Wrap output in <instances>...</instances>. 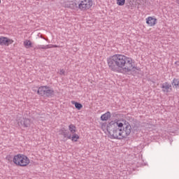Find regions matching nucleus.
<instances>
[{
	"label": "nucleus",
	"mask_w": 179,
	"mask_h": 179,
	"mask_svg": "<svg viewBox=\"0 0 179 179\" xmlns=\"http://www.w3.org/2000/svg\"><path fill=\"white\" fill-rule=\"evenodd\" d=\"M176 1H177V3H178V4H179V0H176Z\"/></svg>",
	"instance_id": "5701e85b"
},
{
	"label": "nucleus",
	"mask_w": 179,
	"mask_h": 179,
	"mask_svg": "<svg viewBox=\"0 0 179 179\" xmlns=\"http://www.w3.org/2000/svg\"><path fill=\"white\" fill-rule=\"evenodd\" d=\"M69 139H71L73 142H78V139H79V135H78L76 133L69 134Z\"/></svg>",
	"instance_id": "4468645a"
},
{
	"label": "nucleus",
	"mask_w": 179,
	"mask_h": 179,
	"mask_svg": "<svg viewBox=\"0 0 179 179\" xmlns=\"http://www.w3.org/2000/svg\"><path fill=\"white\" fill-rule=\"evenodd\" d=\"M30 47H31V46L27 45V46H26V48H30Z\"/></svg>",
	"instance_id": "4be33fe9"
},
{
	"label": "nucleus",
	"mask_w": 179,
	"mask_h": 179,
	"mask_svg": "<svg viewBox=\"0 0 179 179\" xmlns=\"http://www.w3.org/2000/svg\"><path fill=\"white\" fill-rule=\"evenodd\" d=\"M38 94L43 97H54L55 92L54 89L49 86H41L37 90Z\"/></svg>",
	"instance_id": "20e7f679"
},
{
	"label": "nucleus",
	"mask_w": 179,
	"mask_h": 179,
	"mask_svg": "<svg viewBox=\"0 0 179 179\" xmlns=\"http://www.w3.org/2000/svg\"><path fill=\"white\" fill-rule=\"evenodd\" d=\"M110 139H124L122 137V129L120 127L113 128V131H108Z\"/></svg>",
	"instance_id": "423d86ee"
},
{
	"label": "nucleus",
	"mask_w": 179,
	"mask_h": 179,
	"mask_svg": "<svg viewBox=\"0 0 179 179\" xmlns=\"http://www.w3.org/2000/svg\"><path fill=\"white\" fill-rule=\"evenodd\" d=\"M171 85L173 87H176V89L179 88V79L178 78H174L171 83Z\"/></svg>",
	"instance_id": "2eb2a0df"
},
{
	"label": "nucleus",
	"mask_w": 179,
	"mask_h": 179,
	"mask_svg": "<svg viewBox=\"0 0 179 179\" xmlns=\"http://www.w3.org/2000/svg\"><path fill=\"white\" fill-rule=\"evenodd\" d=\"M69 130L70 131L71 134L76 133V126H75V124H71L69 126Z\"/></svg>",
	"instance_id": "dca6fc26"
},
{
	"label": "nucleus",
	"mask_w": 179,
	"mask_h": 179,
	"mask_svg": "<svg viewBox=\"0 0 179 179\" xmlns=\"http://www.w3.org/2000/svg\"><path fill=\"white\" fill-rule=\"evenodd\" d=\"M13 162L16 166H20V167H26L30 164V159L27 156L22 154H17L15 155Z\"/></svg>",
	"instance_id": "7ed1b4c3"
},
{
	"label": "nucleus",
	"mask_w": 179,
	"mask_h": 179,
	"mask_svg": "<svg viewBox=\"0 0 179 179\" xmlns=\"http://www.w3.org/2000/svg\"><path fill=\"white\" fill-rule=\"evenodd\" d=\"M19 127H23L24 128H29L31 124V120L29 118H20L17 121Z\"/></svg>",
	"instance_id": "0eeeda50"
},
{
	"label": "nucleus",
	"mask_w": 179,
	"mask_h": 179,
	"mask_svg": "<svg viewBox=\"0 0 179 179\" xmlns=\"http://www.w3.org/2000/svg\"><path fill=\"white\" fill-rule=\"evenodd\" d=\"M114 127H118L122 129V136L124 138H127V136H129L131 135V131H132V127L129 122L125 121L124 123L120 122L117 121L114 123Z\"/></svg>",
	"instance_id": "f03ea898"
},
{
	"label": "nucleus",
	"mask_w": 179,
	"mask_h": 179,
	"mask_svg": "<svg viewBox=\"0 0 179 179\" xmlns=\"http://www.w3.org/2000/svg\"><path fill=\"white\" fill-rule=\"evenodd\" d=\"M117 3L119 6H124L125 5V0H117Z\"/></svg>",
	"instance_id": "a211bd4d"
},
{
	"label": "nucleus",
	"mask_w": 179,
	"mask_h": 179,
	"mask_svg": "<svg viewBox=\"0 0 179 179\" xmlns=\"http://www.w3.org/2000/svg\"><path fill=\"white\" fill-rule=\"evenodd\" d=\"M60 135H63L64 139H66L65 141H66L67 139H69V131H67L66 129H62L60 131Z\"/></svg>",
	"instance_id": "ddd939ff"
},
{
	"label": "nucleus",
	"mask_w": 179,
	"mask_h": 179,
	"mask_svg": "<svg viewBox=\"0 0 179 179\" xmlns=\"http://www.w3.org/2000/svg\"><path fill=\"white\" fill-rule=\"evenodd\" d=\"M52 47H50V46H44V47H43L42 48H52Z\"/></svg>",
	"instance_id": "412c9836"
},
{
	"label": "nucleus",
	"mask_w": 179,
	"mask_h": 179,
	"mask_svg": "<svg viewBox=\"0 0 179 179\" xmlns=\"http://www.w3.org/2000/svg\"><path fill=\"white\" fill-rule=\"evenodd\" d=\"M59 75H65V70L64 69H59Z\"/></svg>",
	"instance_id": "aec40b11"
},
{
	"label": "nucleus",
	"mask_w": 179,
	"mask_h": 179,
	"mask_svg": "<svg viewBox=\"0 0 179 179\" xmlns=\"http://www.w3.org/2000/svg\"><path fill=\"white\" fill-rule=\"evenodd\" d=\"M24 45H31V41H29V40H26L24 42Z\"/></svg>",
	"instance_id": "6ab92c4d"
},
{
	"label": "nucleus",
	"mask_w": 179,
	"mask_h": 179,
	"mask_svg": "<svg viewBox=\"0 0 179 179\" xmlns=\"http://www.w3.org/2000/svg\"><path fill=\"white\" fill-rule=\"evenodd\" d=\"M54 47H58L57 45H55Z\"/></svg>",
	"instance_id": "b1692460"
},
{
	"label": "nucleus",
	"mask_w": 179,
	"mask_h": 179,
	"mask_svg": "<svg viewBox=\"0 0 179 179\" xmlns=\"http://www.w3.org/2000/svg\"><path fill=\"white\" fill-rule=\"evenodd\" d=\"M78 1L77 0L71 1H66L64 3L65 8H69L70 9H78Z\"/></svg>",
	"instance_id": "9d476101"
},
{
	"label": "nucleus",
	"mask_w": 179,
	"mask_h": 179,
	"mask_svg": "<svg viewBox=\"0 0 179 179\" xmlns=\"http://www.w3.org/2000/svg\"><path fill=\"white\" fill-rule=\"evenodd\" d=\"M110 118H111V113L110 111H107L101 116V121H108Z\"/></svg>",
	"instance_id": "f8f14e48"
},
{
	"label": "nucleus",
	"mask_w": 179,
	"mask_h": 179,
	"mask_svg": "<svg viewBox=\"0 0 179 179\" xmlns=\"http://www.w3.org/2000/svg\"><path fill=\"white\" fill-rule=\"evenodd\" d=\"M10 44H13V40L8 37L0 36V45H10Z\"/></svg>",
	"instance_id": "6e6552de"
},
{
	"label": "nucleus",
	"mask_w": 179,
	"mask_h": 179,
	"mask_svg": "<svg viewBox=\"0 0 179 179\" xmlns=\"http://www.w3.org/2000/svg\"><path fill=\"white\" fill-rule=\"evenodd\" d=\"M72 104L75 105L76 108H77V110H80L82 108V107H83V106L78 102H76L75 101H71Z\"/></svg>",
	"instance_id": "f3484780"
},
{
	"label": "nucleus",
	"mask_w": 179,
	"mask_h": 179,
	"mask_svg": "<svg viewBox=\"0 0 179 179\" xmlns=\"http://www.w3.org/2000/svg\"><path fill=\"white\" fill-rule=\"evenodd\" d=\"M157 22V19L153 17H148L146 18V23L148 24V26H155L156 24V22Z\"/></svg>",
	"instance_id": "9b49d317"
},
{
	"label": "nucleus",
	"mask_w": 179,
	"mask_h": 179,
	"mask_svg": "<svg viewBox=\"0 0 179 179\" xmlns=\"http://www.w3.org/2000/svg\"><path fill=\"white\" fill-rule=\"evenodd\" d=\"M0 3H1V0H0Z\"/></svg>",
	"instance_id": "393cba45"
},
{
	"label": "nucleus",
	"mask_w": 179,
	"mask_h": 179,
	"mask_svg": "<svg viewBox=\"0 0 179 179\" xmlns=\"http://www.w3.org/2000/svg\"><path fill=\"white\" fill-rule=\"evenodd\" d=\"M108 65L114 72H120L122 69L123 73L126 75H136L142 73L141 69L135 67L133 64L132 58L124 55H115L108 59Z\"/></svg>",
	"instance_id": "f257e3e1"
},
{
	"label": "nucleus",
	"mask_w": 179,
	"mask_h": 179,
	"mask_svg": "<svg viewBox=\"0 0 179 179\" xmlns=\"http://www.w3.org/2000/svg\"><path fill=\"white\" fill-rule=\"evenodd\" d=\"M161 89L163 93L167 94V93H170V92L172 90L171 85H170L169 83H164L162 84Z\"/></svg>",
	"instance_id": "1a4fd4ad"
},
{
	"label": "nucleus",
	"mask_w": 179,
	"mask_h": 179,
	"mask_svg": "<svg viewBox=\"0 0 179 179\" xmlns=\"http://www.w3.org/2000/svg\"><path fill=\"white\" fill-rule=\"evenodd\" d=\"M78 9L80 10H87L93 6V1L92 0H77Z\"/></svg>",
	"instance_id": "39448f33"
}]
</instances>
